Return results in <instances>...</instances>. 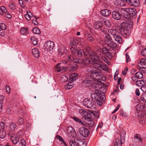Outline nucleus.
<instances>
[{
  "label": "nucleus",
  "mask_w": 146,
  "mask_h": 146,
  "mask_svg": "<svg viewBox=\"0 0 146 146\" xmlns=\"http://www.w3.org/2000/svg\"><path fill=\"white\" fill-rule=\"evenodd\" d=\"M76 55H77L79 57H81L82 56V50H81L78 49Z\"/></svg>",
  "instance_id": "4d7b16f0"
},
{
  "label": "nucleus",
  "mask_w": 146,
  "mask_h": 146,
  "mask_svg": "<svg viewBox=\"0 0 146 146\" xmlns=\"http://www.w3.org/2000/svg\"><path fill=\"white\" fill-rule=\"evenodd\" d=\"M29 12L30 14H28V11H27V14H25V16L27 20H30L31 17H33V15L30 11H29Z\"/></svg>",
  "instance_id": "c9c22d12"
},
{
  "label": "nucleus",
  "mask_w": 146,
  "mask_h": 146,
  "mask_svg": "<svg viewBox=\"0 0 146 146\" xmlns=\"http://www.w3.org/2000/svg\"><path fill=\"white\" fill-rule=\"evenodd\" d=\"M7 10L3 6H2L0 8V14L3 15L4 13H7Z\"/></svg>",
  "instance_id": "473e14b6"
},
{
  "label": "nucleus",
  "mask_w": 146,
  "mask_h": 146,
  "mask_svg": "<svg viewBox=\"0 0 146 146\" xmlns=\"http://www.w3.org/2000/svg\"><path fill=\"white\" fill-rule=\"evenodd\" d=\"M83 104L85 107L90 109H93L95 108V102L92 100L86 98L84 99Z\"/></svg>",
  "instance_id": "7ed1b4c3"
},
{
  "label": "nucleus",
  "mask_w": 146,
  "mask_h": 146,
  "mask_svg": "<svg viewBox=\"0 0 146 146\" xmlns=\"http://www.w3.org/2000/svg\"><path fill=\"white\" fill-rule=\"evenodd\" d=\"M18 123L20 125H23L24 123V120L22 118H20L18 120Z\"/></svg>",
  "instance_id": "bf43d9fd"
},
{
  "label": "nucleus",
  "mask_w": 146,
  "mask_h": 146,
  "mask_svg": "<svg viewBox=\"0 0 146 146\" xmlns=\"http://www.w3.org/2000/svg\"><path fill=\"white\" fill-rule=\"evenodd\" d=\"M10 139L12 142L14 144H17L19 139L15 134H12L11 135Z\"/></svg>",
  "instance_id": "2eb2a0df"
},
{
  "label": "nucleus",
  "mask_w": 146,
  "mask_h": 146,
  "mask_svg": "<svg viewBox=\"0 0 146 146\" xmlns=\"http://www.w3.org/2000/svg\"><path fill=\"white\" fill-rule=\"evenodd\" d=\"M135 84L137 86H141V87L145 84L143 81L141 80L137 81L136 82Z\"/></svg>",
  "instance_id": "4c0bfd02"
},
{
  "label": "nucleus",
  "mask_w": 146,
  "mask_h": 146,
  "mask_svg": "<svg viewBox=\"0 0 146 146\" xmlns=\"http://www.w3.org/2000/svg\"><path fill=\"white\" fill-rule=\"evenodd\" d=\"M134 139L135 142L142 144V140L140 135L139 134H135L134 135Z\"/></svg>",
  "instance_id": "a211bd4d"
},
{
  "label": "nucleus",
  "mask_w": 146,
  "mask_h": 146,
  "mask_svg": "<svg viewBox=\"0 0 146 146\" xmlns=\"http://www.w3.org/2000/svg\"><path fill=\"white\" fill-rule=\"evenodd\" d=\"M16 127V125L15 123H11L9 124V128L11 131L14 130Z\"/></svg>",
  "instance_id": "79ce46f5"
},
{
  "label": "nucleus",
  "mask_w": 146,
  "mask_h": 146,
  "mask_svg": "<svg viewBox=\"0 0 146 146\" xmlns=\"http://www.w3.org/2000/svg\"><path fill=\"white\" fill-rule=\"evenodd\" d=\"M104 41L108 45L112 46L114 47H116L117 45L112 41V39L110 35L108 33H105L104 35Z\"/></svg>",
  "instance_id": "20e7f679"
},
{
  "label": "nucleus",
  "mask_w": 146,
  "mask_h": 146,
  "mask_svg": "<svg viewBox=\"0 0 146 146\" xmlns=\"http://www.w3.org/2000/svg\"><path fill=\"white\" fill-rule=\"evenodd\" d=\"M108 32L109 33L112 35L113 37L114 36L116 35V34H120L119 32H118L116 29H110L108 30Z\"/></svg>",
  "instance_id": "a878e982"
},
{
  "label": "nucleus",
  "mask_w": 146,
  "mask_h": 146,
  "mask_svg": "<svg viewBox=\"0 0 146 146\" xmlns=\"http://www.w3.org/2000/svg\"><path fill=\"white\" fill-rule=\"evenodd\" d=\"M91 117V114H88L87 116L86 115L83 116L82 119L90 127H92L94 125V122L90 118Z\"/></svg>",
  "instance_id": "39448f33"
},
{
  "label": "nucleus",
  "mask_w": 146,
  "mask_h": 146,
  "mask_svg": "<svg viewBox=\"0 0 146 146\" xmlns=\"http://www.w3.org/2000/svg\"><path fill=\"white\" fill-rule=\"evenodd\" d=\"M5 128V124L4 122L1 121L0 122V131L4 130Z\"/></svg>",
  "instance_id": "5fc2aeb1"
},
{
  "label": "nucleus",
  "mask_w": 146,
  "mask_h": 146,
  "mask_svg": "<svg viewBox=\"0 0 146 146\" xmlns=\"http://www.w3.org/2000/svg\"><path fill=\"white\" fill-rule=\"evenodd\" d=\"M84 55L85 58L90 59V62L87 64V66H89V64L93 66V67H89L87 69V71L88 72V75L91 78H95L96 77L100 76L101 74L100 68L102 64V61L99 57L95 52H92L90 50L84 49L82 50Z\"/></svg>",
  "instance_id": "f257e3e1"
},
{
  "label": "nucleus",
  "mask_w": 146,
  "mask_h": 146,
  "mask_svg": "<svg viewBox=\"0 0 146 146\" xmlns=\"http://www.w3.org/2000/svg\"><path fill=\"white\" fill-rule=\"evenodd\" d=\"M19 145L20 146H26V142L23 139H21L19 141Z\"/></svg>",
  "instance_id": "603ef678"
},
{
  "label": "nucleus",
  "mask_w": 146,
  "mask_h": 146,
  "mask_svg": "<svg viewBox=\"0 0 146 146\" xmlns=\"http://www.w3.org/2000/svg\"><path fill=\"white\" fill-rule=\"evenodd\" d=\"M113 47L112 46L108 45L107 47L102 48L103 53L105 54L106 56L111 55V54L113 53L112 50H113Z\"/></svg>",
  "instance_id": "0eeeda50"
},
{
  "label": "nucleus",
  "mask_w": 146,
  "mask_h": 146,
  "mask_svg": "<svg viewBox=\"0 0 146 146\" xmlns=\"http://www.w3.org/2000/svg\"><path fill=\"white\" fill-rule=\"evenodd\" d=\"M0 29L5 30L6 29V25L3 23H1L0 24Z\"/></svg>",
  "instance_id": "6e6d98bb"
},
{
  "label": "nucleus",
  "mask_w": 146,
  "mask_h": 146,
  "mask_svg": "<svg viewBox=\"0 0 146 146\" xmlns=\"http://www.w3.org/2000/svg\"><path fill=\"white\" fill-rule=\"evenodd\" d=\"M3 104V100L0 99V112L2 111V106Z\"/></svg>",
  "instance_id": "052dcab7"
},
{
  "label": "nucleus",
  "mask_w": 146,
  "mask_h": 146,
  "mask_svg": "<svg viewBox=\"0 0 146 146\" xmlns=\"http://www.w3.org/2000/svg\"><path fill=\"white\" fill-rule=\"evenodd\" d=\"M32 54L36 58H38L40 55L39 52L37 48H33L32 49Z\"/></svg>",
  "instance_id": "b1692460"
},
{
  "label": "nucleus",
  "mask_w": 146,
  "mask_h": 146,
  "mask_svg": "<svg viewBox=\"0 0 146 146\" xmlns=\"http://www.w3.org/2000/svg\"><path fill=\"white\" fill-rule=\"evenodd\" d=\"M112 17L115 20H118L121 18V14L119 11H113L112 13Z\"/></svg>",
  "instance_id": "ddd939ff"
},
{
  "label": "nucleus",
  "mask_w": 146,
  "mask_h": 146,
  "mask_svg": "<svg viewBox=\"0 0 146 146\" xmlns=\"http://www.w3.org/2000/svg\"><path fill=\"white\" fill-rule=\"evenodd\" d=\"M126 9L130 17L135 15L136 13V11L135 9L132 8H128Z\"/></svg>",
  "instance_id": "f3484780"
},
{
  "label": "nucleus",
  "mask_w": 146,
  "mask_h": 146,
  "mask_svg": "<svg viewBox=\"0 0 146 146\" xmlns=\"http://www.w3.org/2000/svg\"><path fill=\"white\" fill-rule=\"evenodd\" d=\"M141 52L142 56L146 57V48H145L142 50Z\"/></svg>",
  "instance_id": "13d9d810"
},
{
  "label": "nucleus",
  "mask_w": 146,
  "mask_h": 146,
  "mask_svg": "<svg viewBox=\"0 0 146 146\" xmlns=\"http://www.w3.org/2000/svg\"><path fill=\"white\" fill-rule=\"evenodd\" d=\"M91 115V116H94L96 117L99 118V114L98 113L96 112L95 111H92V110L89 111Z\"/></svg>",
  "instance_id": "e433bc0d"
},
{
  "label": "nucleus",
  "mask_w": 146,
  "mask_h": 146,
  "mask_svg": "<svg viewBox=\"0 0 146 146\" xmlns=\"http://www.w3.org/2000/svg\"><path fill=\"white\" fill-rule=\"evenodd\" d=\"M119 34H116V35L114 36L113 37L115 40L119 43L121 44L122 42V39L121 37L119 35Z\"/></svg>",
  "instance_id": "393cba45"
},
{
  "label": "nucleus",
  "mask_w": 146,
  "mask_h": 146,
  "mask_svg": "<svg viewBox=\"0 0 146 146\" xmlns=\"http://www.w3.org/2000/svg\"><path fill=\"white\" fill-rule=\"evenodd\" d=\"M78 66L76 65L75 64L73 65H71L70 66V71H74L78 69Z\"/></svg>",
  "instance_id": "49530a36"
},
{
  "label": "nucleus",
  "mask_w": 146,
  "mask_h": 146,
  "mask_svg": "<svg viewBox=\"0 0 146 146\" xmlns=\"http://www.w3.org/2000/svg\"><path fill=\"white\" fill-rule=\"evenodd\" d=\"M58 55L60 56H62L63 55L66 54L64 51V49L63 48H59L58 49Z\"/></svg>",
  "instance_id": "bb28decb"
},
{
  "label": "nucleus",
  "mask_w": 146,
  "mask_h": 146,
  "mask_svg": "<svg viewBox=\"0 0 146 146\" xmlns=\"http://www.w3.org/2000/svg\"><path fill=\"white\" fill-rule=\"evenodd\" d=\"M78 74L77 73H72L70 76V80H71L72 82H74L78 79Z\"/></svg>",
  "instance_id": "4be33fe9"
},
{
  "label": "nucleus",
  "mask_w": 146,
  "mask_h": 146,
  "mask_svg": "<svg viewBox=\"0 0 146 146\" xmlns=\"http://www.w3.org/2000/svg\"><path fill=\"white\" fill-rule=\"evenodd\" d=\"M138 66L139 67H141L143 66L146 65V59L145 58H142L140 60L138 63Z\"/></svg>",
  "instance_id": "5701e85b"
},
{
  "label": "nucleus",
  "mask_w": 146,
  "mask_h": 146,
  "mask_svg": "<svg viewBox=\"0 0 146 146\" xmlns=\"http://www.w3.org/2000/svg\"><path fill=\"white\" fill-rule=\"evenodd\" d=\"M86 59L82 60V59H78L76 58H74L72 59V61L74 62L81 64H83L86 65H87V64H88L90 62V60L89 59L85 58Z\"/></svg>",
  "instance_id": "6e6552de"
},
{
  "label": "nucleus",
  "mask_w": 146,
  "mask_h": 146,
  "mask_svg": "<svg viewBox=\"0 0 146 146\" xmlns=\"http://www.w3.org/2000/svg\"><path fill=\"white\" fill-rule=\"evenodd\" d=\"M90 35H91L88 31H85L84 33V37L86 39Z\"/></svg>",
  "instance_id": "3c124183"
},
{
  "label": "nucleus",
  "mask_w": 146,
  "mask_h": 146,
  "mask_svg": "<svg viewBox=\"0 0 146 146\" xmlns=\"http://www.w3.org/2000/svg\"><path fill=\"white\" fill-rule=\"evenodd\" d=\"M142 111H137L136 112V116L139 118H142L144 116L143 113H142Z\"/></svg>",
  "instance_id": "ea45409f"
},
{
  "label": "nucleus",
  "mask_w": 146,
  "mask_h": 146,
  "mask_svg": "<svg viewBox=\"0 0 146 146\" xmlns=\"http://www.w3.org/2000/svg\"><path fill=\"white\" fill-rule=\"evenodd\" d=\"M103 26V23L100 21H96L94 23V27L97 29H101Z\"/></svg>",
  "instance_id": "412c9836"
},
{
  "label": "nucleus",
  "mask_w": 146,
  "mask_h": 146,
  "mask_svg": "<svg viewBox=\"0 0 146 146\" xmlns=\"http://www.w3.org/2000/svg\"><path fill=\"white\" fill-rule=\"evenodd\" d=\"M69 144L71 146H75L76 144L75 141L73 140H70L69 142Z\"/></svg>",
  "instance_id": "680f3d73"
},
{
  "label": "nucleus",
  "mask_w": 146,
  "mask_h": 146,
  "mask_svg": "<svg viewBox=\"0 0 146 146\" xmlns=\"http://www.w3.org/2000/svg\"><path fill=\"white\" fill-rule=\"evenodd\" d=\"M128 70V68L127 67H126L125 68L124 70L122 71V74L124 75H125L127 74V72Z\"/></svg>",
  "instance_id": "e2e57ef3"
},
{
  "label": "nucleus",
  "mask_w": 146,
  "mask_h": 146,
  "mask_svg": "<svg viewBox=\"0 0 146 146\" xmlns=\"http://www.w3.org/2000/svg\"><path fill=\"white\" fill-rule=\"evenodd\" d=\"M6 135V133L4 130L0 131V137L2 139L5 138Z\"/></svg>",
  "instance_id": "37998d69"
},
{
  "label": "nucleus",
  "mask_w": 146,
  "mask_h": 146,
  "mask_svg": "<svg viewBox=\"0 0 146 146\" xmlns=\"http://www.w3.org/2000/svg\"><path fill=\"white\" fill-rule=\"evenodd\" d=\"M102 91L98 88H96L95 90V92L94 93H96L99 95H101Z\"/></svg>",
  "instance_id": "69168bd1"
},
{
  "label": "nucleus",
  "mask_w": 146,
  "mask_h": 146,
  "mask_svg": "<svg viewBox=\"0 0 146 146\" xmlns=\"http://www.w3.org/2000/svg\"><path fill=\"white\" fill-rule=\"evenodd\" d=\"M31 43L34 45H35L37 44V41L36 38L35 37H32L31 38Z\"/></svg>",
  "instance_id": "de8ad7c7"
},
{
  "label": "nucleus",
  "mask_w": 146,
  "mask_h": 146,
  "mask_svg": "<svg viewBox=\"0 0 146 146\" xmlns=\"http://www.w3.org/2000/svg\"><path fill=\"white\" fill-rule=\"evenodd\" d=\"M92 80H91L89 78L86 79L84 81L86 86L87 87H88L91 85V84H92Z\"/></svg>",
  "instance_id": "c85d7f7f"
},
{
  "label": "nucleus",
  "mask_w": 146,
  "mask_h": 146,
  "mask_svg": "<svg viewBox=\"0 0 146 146\" xmlns=\"http://www.w3.org/2000/svg\"><path fill=\"white\" fill-rule=\"evenodd\" d=\"M101 96V95H99L94 93H92L90 95V97L92 100L94 102L95 101H99L100 100Z\"/></svg>",
  "instance_id": "4468645a"
},
{
  "label": "nucleus",
  "mask_w": 146,
  "mask_h": 146,
  "mask_svg": "<svg viewBox=\"0 0 146 146\" xmlns=\"http://www.w3.org/2000/svg\"><path fill=\"white\" fill-rule=\"evenodd\" d=\"M135 77L133 76L132 77V80L133 81H135L136 79L135 78L137 79H140L142 78L143 77V74L140 72H138L136 73L135 74Z\"/></svg>",
  "instance_id": "6ab92c4d"
},
{
  "label": "nucleus",
  "mask_w": 146,
  "mask_h": 146,
  "mask_svg": "<svg viewBox=\"0 0 146 146\" xmlns=\"http://www.w3.org/2000/svg\"><path fill=\"white\" fill-rule=\"evenodd\" d=\"M73 84L72 82H70L65 85L64 88L67 90L70 89L73 87Z\"/></svg>",
  "instance_id": "f704fd0d"
},
{
  "label": "nucleus",
  "mask_w": 146,
  "mask_h": 146,
  "mask_svg": "<svg viewBox=\"0 0 146 146\" xmlns=\"http://www.w3.org/2000/svg\"><path fill=\"white\" fill-rule=\"evenodd\" d=\"M140 98L142 101L144 102H146V94H142L140 96Z\"/></svg>",
  "instance_id": "a18cd8bd"
},
{
  "label": "nucleus",
  "mask_w": 146,
  "mask_h": 146,
  "mask_svg": "<svg viewBox=\"0 0 146 146\" xmlns=\"http://www.w3.org/2000/svg\"><path fill=\"white\" fill-rule=\"evenodd\" d=\"M67 131L68 136L70 137H73L76 135L74 129L72 126L68 127L67 129Z\"/></svg>",
  "instance_id": "9d476101"
},
{
  "label": "nucleus",
  "mask_w": 146,
  "mask_h": 146,
  "mask_svg": "<svg viewBox=\"0 0 146 146\" xmlns=\"http://www.w3.org/2000/svg\"><path fill=\"white\" fill-rule=\"evenodd\" d=\"M122 141L119 139H116L115 141L114 145L115 146H122Z\"/></svg>",
  "instance_id": "2f4dec72"
},
{
  "label": "nucleus",
  "mask_w": 146,
  "mask_h": 146,
  "mask_svg": "<svg viewBox=\"0 0 146 146\" xmlns=\"http://www.w3.org/2000/svg\"><path fill=\"white\" fill-rule=\"evenodd\" d=\"M86 39L87 41L90 42H92L93 41H95V38L94 36H92L91 35Z\"/></svg>",
  "instance_id": "09e8293b"
},
{
  "label": "nucleus",
  "mask_w": 146,
  "mask_h": 146,
  "mask_svg": "<svg viewBox=\"0 0 146 146\" xmlns=\"http://www.w3.org/2000/svg\"><path fill=\"white\" fill-rule=\"evenodd\" d=\"M9 7L10 9H11L14 10L15 9V5L13 3H11L9 5Z\"/></svg>",
  "instance_id": "338daca9"
},
{
  "label": "nucleus",
  "mask_w": 146,
  "mask_h": 146,
  "mask_svg": "<svg viewBox=\"0 0 146 146\" xmlns=\"http://www.w3.org/2000/svg\"><path fill=\"white\" fill-rule=\"evenodd\" d=\"M20 33L23 35H27L29 33L28 29L25 27H23L21 29Z\"/></svg>",
  "instance_id": "c756f323"
},
{
  "label": "nucleus",
  "mask_w": 146,
  "mask_h": 146,
  "mask_svg": "<svg viewBox=\"0 0 146 146\" xmlns=\"http://www.w3.org/2000/svg\"><path fill=\"white\" fill-rule=\"evenodd\" d=\"M126 3L131 6L138 7L139 4V0H123Z\"/></svg>",
  "instance_id": "9b49d317"
},
{
  "label": "nucleus",
  "mask_w": 146,
  "mask_h": 146,
  "mask_svg": "<svg viewBox=\"0 0 146 146\" xmlns=\"http://www.w3.org/2000/svg\"><path fill=\"white\" fill-rule=\"evenodd\" d=\"M119 11L121 13V16L125 19V20L126 21V22H123L119 29V31L121 34L124 36L127 35L128 31V28H129L128 26L129 24L126 21H130V16H129L126 8H121L119 9Z\"/></svg>",
  "instance_id": "f03ea898"
},
{
  "label": "nucleus",
  "mask_w": 146,
  "mask_h": 146,
  "mask_svg": "<svg viewBox=\"0 0 146 146\" xmlns=\"http://www.w3.org/2000/svg\"><path fill=\"white\" fill-rule=\"evenodd\" d=\"M144 92L146 93V85L144 84L140 88Z\"/></svg>",
  "instance_id": "0e129e2a"
},
{
  "label": "nucleus",
  "mask_w": 146,
  "mask_h": 146,
  "mask_svg": "<svg viewBox=\"0 0 146 146\" xmlns=\"http://www.w3.org/2000/svg\"><path fill=\"white\" fill-rule=\"evenodd\" d=\"M15 134L19 139L21 137L22 135L23 132L22 131H19L16 134Z\"/></svg>",
  "instance_id": "864d4df0"
},
{
  "label": "nucleus",
  "mask_w": 146,
  "mask_h": 146,
  "mask_svg": "<svg viewBox=\"0 0 146 146\" xmlns=\"http://www.w3.org/2000/svg\"><path fill=\"white\" fill-rule=\"evenodd\" d=\"M56 137L59 140L61 144L62 145V146H67L66 142L62 137L58 135L56 136Z\"/></svg>",
  "instance_id": "aec40b11"
},
{
  "label": "nucleus",
  "mask_w": 146,
  "mask_h": 146,
  "mask_svg": "<svg viewBox=\"0 0 146 146\" xmlns=\"http://www.w3.org/2000/svg\"><path fill=\"white\" fill-rule=\"evenodd\" d=\"M54 47V43L52 41H47L45 42L44 44V49L47 51H52Z\"/></svg>",
  "instance_id": "423d86ee"
},
{
  "label": "nucleus",
  "mask_w": 146,
  "mask_h": 146,
  "mask_svg": "<svg viewBox=\"0 0 146 146\" xmlns=\"http://www.w3.org/2000/svg\"><path fill=\"white\" fill-rule=\"evenodd\" d=\"M79 131L80 134L84 137H87L89 134V130L84 127H80L79 129Z\"/></svg>",
  "instance_id": "1a4fd4ad"
},
{
  "label": "nucleus",
  "mask_w": 146,
  "mask_h": 146,
  "mask_svg": "<svg viewBox=\"0 0 146 146\" xmlns=\"http://www.w3.org/2000/svg\"><path fill=\"white\" fill-rule=\"evenodd\" d=\"M78 41L76 39H74L70 42V44L72 46H76L78 44Z\"/></svg>",
  "instance_id": "a19ab883"
},
{
  "label": "nucleus",
  "mask_w": 146,
  "mask_h": 146,
  "mask_svg": "<svg viewBox=\"0 0 146 146\" xmlns=\"http://www.w3.org/2000/svg\"><path fill=\"white\" fill-rule=\"evenodd\" d=\"M135 108L136 111H142L143 109V106L140 104H137Z\"/></svg>",
  "instance_id": "72a5a7b5"
},
{
  "label": "nucleus",
  "mask_w": 146,
  "mask_h": 146,
  "mask_svg": "<svg viewBox=\"0 0 146 146\" xmlns=\"http://www.w3.org/2000/svg\"><path fill=\"white\" fill-rule=\"evenodd\" d=\"M78 112L80 114L82 115L83 114L84 115V116L86 115L87 116L88 114H90L88 112H86L85 110L82 109L79 110Z\"/></svg>",
  "instance_id": "58836bf2"
},
{
  "label": "nucleus",
  "mask_w": 146,
  "mask_h": 146,
  "mask_svg": "<svg viewBox=\"0 0 146 146\" xmlns=\"http://www.w3.org/2000/svg\"><path fill=\"white\" fill-rule=\"evenodd\" d=\"M61 80L62 82H64L68 80V78L66 76L63 75L62 76Z\"/></svg>",
  "instance_id": "8fccbe9b"
},
{
  "label": "nucleus",
  "mask_w": 146,
  "mask_h": 146,
  "mask_svg": "<svg viewBox=\"0 0 146 146\" xmlns=\"http://www.w3.org/2000/svg\"><path fill=\"white\" fill-rule=\"evenodd\" d=\"M62 64V63H59L56 65L55 66L56 71L59 72L61 71L62 72L66 70L67 68L65 66H63Z\"/></svg>",
  "instance_id": "f8f14e48"
},
{
  "label": "nucleus",
  "mask_w": 146,
  "mask_h": 146,
  "mask_svg": "<svg viewBox=\"0 0 146 146\" xmlns=\"http://www.w3.org/2000/svg\"><path fill=\"white\" fill-rule=\"evenodd\" d=\"M33 32L35 34L39 35L40 33V30L37 27H35L33 29Z\"/></svg>",
  "instance_id": "c03bdc74"
},
{
  "label": "nucleus",
  "mask_w": 146,
  "mask_h": 146,
  "mask_svg": "<svg viewBox=\"0 0 146 146\" xmlns=\"http://www.w3.org/2000/svg\"><path fill=\"white\" fill-rule=\"evenodd\" d=\"M78 49L77 48L75 47L72 46L70 49V52L74 55H76Z\"/></svg>",
  "instance_id": "cd10ccee"
},
{
  "label": "nucleus",
  "mask_w": 146,
  "mask_h": 146,
  "mask_svg": "<svg viewBox=\"0 0 146 146\" xmlns=\"http://www.w3.org/2000/svg\"><path fill=\"white\" fill-rule=\"evenodd\" d=\"M72 59L73 58L72 56H68L66 59L67 61L68 62L71 61Z\"/></svg>",
  "instance_id": "774afa93"
},
{
  "label": "nucleus",
  "mask_w": 146,
  "mask_h": 146,
  "mask_svg": "<svg viewBox=\"0 0 146 146\" xmlns=\"http://www.w3.org/2000/svg\"><path fill=\"white\" fill-rule=\"evenodd\" d=\"M100 12L101 15L104 17L108 16L111 13L110 11L107 9H103Z\"/></svg>",
  "instance_id": "dca6fc26"
},
{
  "label": "nucleus",
  "mask_w": 146,
  "mask_h": 146,
  "mask_svg": "<svg viewBox=\"0 0 146 146\" xmlns=\"http://www.w3.org/2000/svg\"><path fill=\"white\" fill-rule=\"evenodd\" d=\"M72 118L76 122L79 123L82 125H84V122L82 121L80 119L76 117H73Z\"/></svg>",
  "instance_id": "7c9ffc66"
}]
</instances>
